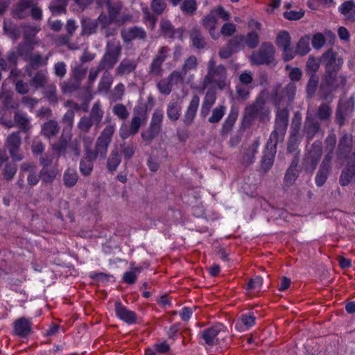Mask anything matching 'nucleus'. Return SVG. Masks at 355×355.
<instances>
[{"instance_id":"f257e3e1","label":"nucleus","mask_w":355,"mask_h":355,"mask_svg":"<svg viewBox=\"0 0 355 355\" xmlns=\"http://www.w3.org/2000/svg\"><path fill=\"white\" fill-rule=\"evenodd\" d=\"M209 85L220 89H225L227 85L226 68L222 64L217 66L213 58L207 62V73L200 84V91L204 92Z\"/></svg>"},{"instance_id":"f03ea898","label":"nucleus","mask_w":355,"mask_h":355,"mask_svg":"<svg viewBox=\"0 0 355 355\" xmlns=\"http://www.w3.org/2000/svg\"><path fill=\"white\" fill-rule=\"evenodd\" d=\"M147 121L146 110L144 107H135L133 116L129 125L123 123L119 128V136L123 139H126L131 136L137 135L141 125Z\"/></svg>"},{"instance_id":"7ed1b4c3","label":"nucleus","mask_w":355,"mask_h":355,"mask_svg":"<svg viewBox=\"0 0 355 355\" xmlns=\"http://www.w3.org/2000/svg\"><path fill=\"white\" fill-rule=\"evenodd\" d=\"M96 3L102 6L105 3L108 12V15L102 13L98 17V22H124L129 20L125 15V9H123L120 2H110L107 0H96Z\"/></svg>"},{"instance_id":"20e7f679","label":"nucleus","mask_w":355,"mask_h":355,"mask_svg":"<svg viewBox=\"0 0 355 355\" xmlns=\"http://www.w3.org/2000/svg\"><path fill=\"white\" fill-rule=\"evenodd\" d=\"M200 343L203 345L213 347L220 343L227 336L226 327L222 323L214 325L201 331L199 333Z\"/></svg>"},{"instance_id":"39448f33","label":"nucleus","mask_w":355,"mask_h":355,"mask_svg":"<svg viewBox=\"0 0 355 355\" xmlns=\"http://www.w3.org/2000/svg\"><path fill=\"white\" fill-rule=\"evenodd\" d=\"M122 47L120 42L113 40H109L105 46V51L99 62L101 68L106 71L112 69L121 55Z\"/></svg>"},{"instance_id":"423d86ee","label":"nucleus","mask_w":355,"mask_h":355,"mask_svg":"<svg viewBox=\"0 0 355 355\" xmlns=\"http://www.w3.org/2000/svg\"><path fill=\"white\" fill-rule=\"evenodd\" d=\"M275 49L273 44L268 42L261 44L259 49L252 52L250 60L254 65H269L275 62Z\"/></svg>"},{"instance_id":"0eeeda50","label":"nucleus","mask_w":355,"mask_h":355,"mask_svg":"<svg viewBox=\"0 0 355 355\" xmlns=\"http://www.w3.org/2000/svg\"><path fill=\"white\" fill-rule=\"evenodd\" d=\"M269 111L265 108V101L262 96H257L256 100L245 107L244 110V120L250 123L258 116L263 120L267 116Z\"/></svg>"},{"instance_id":"6e6552de","label":"nucleus","mask_w":355,"mask_h":355,"mask_svg":"<svg viewBox=\"0 0 355 355\" xmlns=\"http://www.w3.org/2000/svg\"><path fill=\"white\" fill-rule=\"evenodd\" d=\"M277 132H272L267 142L266 150L261 160V168L267 172L273 165L275 155L276 154V146L278 143Z\"/></svg>"},{"instance_id":"1a4fd4ad","label":"nucleus","mask_w":355,"mask_h":355,"mask_svg":"<svg viewBox=\"0 0 355 355\" xmlns=\"http://www.w3.org/2000/svg\"><path fill=\"white\" fill-rule=\"evenodd\" d=\"M322 152V142L315 141L304 159V165L306 171L313 172L320 159Z\"/></svg>"},{"instance_id":"9d476101","label":"nucleus","mask_w":355,"mask_h":355,"mask_svg":"<svg viewBox=\"0 0 355 355\" xmlns=\"http://www.w3.org/2000/svg\"><path fill=\"white\" fill-rule=\"evenodd\" d=\"M21 144L20 132H14L8 136L5 146L14 162H19L24 157L23 153L20 152Z\"/></svg>"},{"instance_id":"9b49d317","label":"nucleus","mask_w":355,"mask_h":355,"mask_svg":"<svg viewBox=\"0 0 355 355\" xmlns=\"http://www.w3.org/2000/svg\"><path fill=\"white\" fill-rule=\"evenodd\" d=\"M321 62L324 66L325 73L338 71L343 64V58L332 49H329L322 54Z\"/></svg>"},{"instance_id":"f8f14e48","label":"nucleus","mask_w":355,"mask_h":355,"mask_svg":"<svg viewBox=\"0 0 355 355\" xmlns=\"http://www.w3.org/2000/svg\"><path fill=\"white\" fill-rule=\"evenodd\" d=\"M65 107H69V110L62 116L61 123L63 125L62 132L72 135V129L73 127L75 112L80 109V105L72 101H67L64 103Z\"/></svg>"},{"instance_id":"ddd939ff","label":"nucleus","mask_w":355,"mask_h":355,"mask_svg":"<svg viewBox=\"0 0 355 355\" xmlns=\"http://www.w3.org/2000/svg\"><path fill=\"white\" fill-rule=\"evenodd\" d=\"M38 31L39 28L36 26L24 27V37L26 42L24 44L19 45L17 53L19 55L23 57L26 60L31 55L33 47L30 42L32 40V37L38 32Z\"/></svg>"},{"instance_id":"4468645a","label":"nucleus","mask_w":355,"mask_h":355,"mask_svg":"<svg viewBox=\"0 0 355 355\" xmlns=\"http://www.w3.org/2000/svg\"><path fill=\"white\" fill-rule=\"evenodd\" d=\"M240 51L245 47L249 49H255L259 44V35L257 31L248 32L246 35H237L233 37Z\"/></svg>"},{"instance_id":"2eb2a0df","label":"nucleus","mask_w":355,"mask_h":355,"mask_svg":"<svg viewBox=\"0 0 355 355\" xmlns=\"http://www.w3.org/2000/svg\"><path fill=\"white\" fill-rule=\"evenodd\" d=\"M26 73L31 78L29 83L35 89L43 88L48 82V72L46 69H40L36 72L34 70L26 69Z\"/></svg>"},{"instance_id":"dca6fc26","label":"nucleus","mask_w":355,"mask_h":355,"mask_svg":"<svg viewBox=\"0 0 355 355\" xmlns=\"http://www.w3.org/2000/svg\"><path fill=\"white\" fill-rule=\"evenodd\" d=\"M352 139L351 136L345 134L339 141L337 150L338 159L343 160L350 157L352 160H353L354 157L352 156L353 153H352ZM354 155H355V153H354Z\"/></svg>"},{"instance_id":"f3484780","label":"nucleus","mask_w":355,"mask_h":355,"mask_svg":"<svg viewBox=\"0 0 355 355\" xmlns=\"http://www.w3.org/2000/svg\"><path fill=\"white\" fill-rule=\"evenodd\" d=\"M114 311L116 316L128 324L137 322L139 318L136 313L127 309L119 301L114 303Z\"/></svg>"},{"instance_id":"a211bd4d","label":"nucleus","mask_w":355,"mask_h":355,"mask_svg":"<svg viewBox=\"0 0 355 355\" xmlns=\"http://www.w3.org/2000/svg\"><path fill=\"white\" fill-rule=\"evenodd\" d=\"M288 110L286 108L278 110L275 118V128L272 132H277V139L283 138L288 126Z\"/></svg>"},{"instance_id":"6ab92c4d","label":"nucleus","mask_w":355,"mask_h":355,"mask_svg":"<svg viewBox=\"0 0 355 355\" xmlns=\"http://www.w3.org/2000/svg\"><path fill=\"white\" fill-rule=\"evenodd\" d=\"M139 64L138 59L125 58L115 69L116 76H124L135 71Z\"/></svg>"},{"instance_id":"aec40b11","label":"nucleus","mask_w":355,"mask_h":355,"mask_svg":"<svg viewBox=\"0 0 355 355\" xmlns=\"http://www.w3.org/2000/svg\"><path fill=\"white\" fill-rule=\"evenodd\" d=\"M321 130L320 122L311 114H307L304 123L303 132L309 141Z\"/></svg>"},{"instance_id":"412c9836","label":"nucleus","mask_w":355,"mask_h":355,"mask_svg":"<svg viewBox=\"0 0 355 355\" xmlns=\"http://www.w3.org/2000/svg\"><path fill=\"white\" fill-rule=\"evenodd\" d=\"M337 72L338 71L325 73L323 78L322 80L324 82V84L327 85L331 90H336L338 87H344L347 83L346 77L342 74L337 75Z\"/></svg>"},{"instance_id":"4be33fe9","label":"nucleus","mask_w":355,"mask_h":355,"mask_svg":"<svg viewBox=\"0 0 355 355\" xmlns=\"http://www.w3.org/2000/svg\"><path fill=\"white\" fill-rule=\"evenodd\" d=\"M33 0H19L12 8V15L17 19H25L30 12Z\"/></svg>"},{"instance_id":"5701e85b","label":"nucleus","mask_w":355,"mask_h":355,"mask_svg":"<svg viewBox=\"0 0 355 355\" xmlns=\"http://www.w3.org/2000/svg\"><path fill=\"white\" fill-rule=\"evenodd\" d=\"M205 28L209 30L210 35L214 39H217L220 35L227 37L232 35L236 32V26L234 24H223V26L220 27V31L217 33H214V31L216 28V24H205Z\"/></svg>"},{"instance_id":"b1692460","label":"nucleus","mask_w":355,"mask_h":355,"mask_svg":"<svg viewBox=\"0 0 355 355\" xmlns=\"http://www.w3.org/2000/svg\"><path fill=\"white\" fill-rule=\"evenodd\" d=\"M121 37L127 42L137 39L144 40L146 37V33L141 27L132 26L123 29L121 31Z\"/></svg>"},{"instance_id":"393cba45","label":"nucleus","mask_w":355,"mask_h":355,"mask_svg":"<svg viewBox=\"0 0 355 355\" xmlns=\"http://www.w3.org/2000/svg\"><path fill=\"white\" fill-rule=\"evenodd\" d=\"M207 89L200 109V115L203 118H205L209 114L211 107L216 100V92L213 87H208Z\"/></svg>"},{"instance_id":"a878e982","label":"nucleus","mask_w":355,"mask_h":355,"mask_svg":"<svg viewBox=\"0 0 355 355\" xmlns=\"http://www.w3.org/2000/svg\"><path fill=\"white\" fill-rule=\"evenodd\" d=\"M72 138V135L61 133L58 141L51 145L52 149L58 156H64L68 149L69 142Z\"/></svg>"},{"instance_id":"bb28decb","label":"nucleus","mask_w":355,"mask_h":355,"mask_svg":"<svg viewBox=\"0 0 355 355\" xmlns=\"http://www.w3.org/2000/svg\"><path fill=\"white\" fill-rule=\"evenodd\" d=\"M200 98L195 95L192 97L183 116V121L187 125H191L196 117L199 106Z\"/></svg>"},{"instance_id":"cd10ccee","label":"nucleus","mask_w":355,"mask_h":355,"mask_svg":"<svg viewBox=\"0 0 355 355\" xmlns=\"http://www.w3.org/2000/svg\"><path fill=\"white\" fill-rule=\"evenodd\" d=\"M354 159L347 163V167L340 175L339 182L341 186L345 187L355 180V155H352Z\"/></svg>"},{"instance_id":"c85d7f7f","label":"nucleus","mask_w":355,"mask_h":355,"mask_svg":"<svg viewBox=\"0 0 355 355\" xmlns=\"http://www.w3.org/2000/svg\"><path fill=\"white\" fill-rule=\"evenodd\" d=\"M60 131V126L57 121L51 119L44 123L41 126V135L46 139L50 140L56 137Z\"/></svg>"},{"instance_id":"c756f323","label":"nucleus","mask_w":355,"mask_h":355,"mask_svg":"<svg viewBox=\"0 0 355 355\" xmlns=\"http://www.w3.org/2000/svg\"><path fill=\"white\" fill-rule=\"evenodd\" d=\"M32 323L30 320L21 318L14 323L15 334L21 338L26 337L31 331Z\"/></svg>"},{"instance_id":"7c9ffc66","label":"nucleus","mask_w":355,"mask_h":355,"mask_svg":"<svg viewBox=\"0 0 355 355\" xmlns=\"http://www.w3.org/2000/svg\"><path fill=\"white\" fill-rule=\"evenodd\" d=\"M229 19V13L220 6L211 9L209 14L206 17L207 22H216L218 20L228 21Z\"/></svg>"},{"instance_id":"2f4dec72","label":"nucleus","mask_w":355,"mask_h":355,"mask_svg":"<svg viewBox=\"0 0 355 355\" xmlns=\"http://www.w3.org/2000/svg\"><path fill=\"white\" fill-rule=\"evenodd\" d=\"M110 144L105 140L98 138L95 144V148L94 150H87V153H89L93 157H101L104 159L106 157L108 146Z\"/></svg>"},{"instance_id":"473e14b6","label":"nucleus","mask_w":355,"mask_h":355,"mask_svg":"<svg viewBox=\"0 0 355 355\" xmlns=\"http://www.w3.org/2000/svg\"><path fill=\"white\" fill-rule=\"evenodd\" d=\"M96 158L93 157L89 153L85 154V156L81 159L79 164V169L81 174L84 176H89L91 175L93 167L94 161Z\"/></svg>"},{"instance_id":"72a5a7b5","label":"nucleus","mask_w":355,"mask_h":355,"mask_svg":"<svg viewBox=\"0 0 355 355\" xmlns=\"http://www.w3.org/2000/svg\"><path fill=\"white\" fill-rule=\"evenodd\" d=\"M255 324V317L252 313L243 314L238 319L236 328L240 331L250 329Z\"/></svg>"},{"instance_id":"f704fd0d","label":"nucleus","mask_w":355,"mask_h":355,"mask_svg":"<svg viewBox=\"0 0 355 355\" xmlns=\"http://www.w3.org/2000/svg\"><path fill=\"white\" fill-rule=\"evenodd\" d=\"M240 49L234 39L232 37L226 46L222 47L218 52V55L222 59H227L232 56L233 53L239 51Z\"/></svg>"},{"instance_id":"c9c22d12","label":"nucleus","mask_w":355,"mask_h":355,"mask_svg":"<svg viewBox=\"0 0 355 355\" xmlns=\"http://www.w3.org/2000/svg\"><path fill=\"white\" fill-rule=\"evenodd\" d=\"M14 121L21 131L26 132L31 129L30 118L24 113L16 112L14 115Z\"/></svg>"},{"instance_id":"e433bc0d","label":"nucleus","mask_w":355,"mask_h":355,"mask_svg":"<svg viewBox=\"0 0 355 355\" xmlns=\"http://www.w3.org/2000/svg\"><path fill=\"white\" fill-rule=\"evenodd\" d=\"M113 83L112 75L105 70L103 73L98 85V91L100 93L108 94Z\"/></svg>"},{"instance_id":"4c0bfd02","label":"nucleus","mask_w":355,"mask_h":355,"mask_svg":"<svg viewBox=\"0 0 355 355\" xmlns=\"http://www.w3.org/2000/svg\"><path fill=\"white\" fill-rule=\"evenodd\" d=\"M48 59L49 57L44 58L39 53L31 54L27 60L29 61V63L26 66L25 70H34L36 67L46 65L47 64Z\"/></svg>"},{"instance_id":"58836bf2","label":"nucleus","mask_w":355,"mask_h":355,"mask_svg":"<svg viewBox=\"0 0 355 355\" xmlns=\"http://www.w3.org/2000/svg\"><path fill=\"white\" fill-rule=\"evenodd\" d=\"M103 114L104 112L101 108V103L97 101L93 105L89 114L87 115V116L91 119L96 123V126H98L103 119Z\"/></svg>"},{"instance_id":"ea45409f","label":"nucleus","mask_w":355,"mask_h":355,"mask_svg":"<svg viewBox=\"0 0 355 355\" xmlns=\"http://www.w3.org/2000/svg\"><path fill=\"white\" fill-rule=\"evenodd\" d=\"M338 10L347 19H353L355 17V3L353 1H344L338 7Z\"/></svg>"},{"instance_id":"a19ab883","label":"nucleus","mask_w":355,"mask_h":355,"mask_svg":"<svg viewBox=\"0 0 355 355\" xmlns=\"http://www.w3.org/2000/svg\"><path fill=\"white\" fill-rule=\"evenodd\" d=\"M79 176L74 168H67L63 174V182L67 187L71 188L76 185Z\"/></svg>"},{"instance_id":"79ce46f5","label":"nucleus","mask_w":355,"mask_h":355,"mask_svg":"<svg viewBox=\"0 0 355 355\" xmlns=\"http://www.w3.org/2000/svg\"><path fill=\"white\" fill-rule=\"evenodd\" d=\"M121 162V155L117 149L113 150L107 161V168L110 173L114 172Z\"/></svg>"},{"instance_id":"37998d69","label":"nucleus","mask_w":355,"mask_h":355,"mask_svg":"<svg viewBox=\"0 0 355 355\" xmlns=\"http://www.w3.org/2000/svg\"><path fill=\"white\" fill-rule=\"evenodd\" d=\"M182 107L178 102H171L167 105V117L172 121H176L180 116Z\"/></svg>"},{"instance_id":"c03bdc74","label":"nucleus","mask_w":355,"mask_h":355,"mask_svg":"<svg viewBox=\"0 0 355 355\" xmlns=\"http://www.w3.org/2000/svg\"><path fill=\"white\" fill-rule=\"evenodd\" d=\"M125 92V87L123 83H119L114 86L113 89L109 92L108 98L112 101H119L122 100Z\"/></svg>"},{"instance_id":"a18cd8bd","label":"nucleus","mask_w":355,"mask_h":355,"mask_svg":"<svg viewBox=\"0 0 355 355\" xmlns=\"http://www.w3.org/2000/svg\"><path fill=\"white\" fill-rule=\"evenodd\" d=\"M17 170V164L14 162L6 163L5 166L1 168V174L3 179L6 181H11L14 178Z\"/></svg>"},{"instance_id":"49530a36","label":"nucleus","mask_w":355,"mask_h":355,"mask_svg":"<svg viewBox=\"0 0 355 355\" xmlns=\"http://www.w3.org/2000/svg\"><path fill=\"white\" fill-rule=\"evenodd\" d=\"M259 145V140L258 139H256L247 149V151L243 157V162L246 164H250L253 162L254 157L255 155L257 153Z\"/></svg>"},{"instance_id":"de8ad7c7","label":"nucleus","mask_w":355,"mask_h":355,"mask_svg":"<svg viewBox=\"0 0 355 355\" xmlns=\"http://www.w3.org/2000/svg\"><path fill=\"white\" fill-rule=\"evenodd\" d=\"M318 83H319L318 76L316 74H311L308 80L306 87V92L307 98H311L315 96V92H316L318 86Z\"/></svg>"},{"instance_id":"09e8293b","label":"nucleus","mask_w":355,"mask_h":355,"mask_svg":"<svg viewBox=\"0 0 355 355\" xmlns=\"http://www.w3.org/2000/svg\"><path fill=\"white\" fill-rule=\"evenodd\" d=\"M40 178L42 182L45 184H51L58 174V171L54 168H42L40 171Z\"/></svg>"},{"instance_id":"8fccbe9b","label":"nucleus","mask_w":355,"mask_h":355,"mask_svg":"<svg viewBox=\"0 0 355 355\" xmlns=\"http://www.w3.org/2000/svg\"><path fill=\"white\" fill-rule=\"evenodd\" d=\"M296 166H297V162L293 161L292 162L291 166L286 171L284 181V184L288 187L293 185L294 184L296 178H297Z\"/></svg>"},{"instance_id":"3c124183","label":"nucleus","mask_w":355,"mask_h":355,"mask_svg":"<svg viewBox=\"0 0 355 355\" xmlns=\"http://www.w3.org/2000/svg\"><path fill=\"white\" fill-rule=\"evenodd\" d=\"M310 37L308 35L302 37L296 45V51L298 55L304 56L311 50L309 46Z\"/></svg>"},{"instance_id":"603ef678","label":"nucleus","mask_w":355,"mask_h":355,"mask_svg":"<svg viewBox=\"0 0 355 355\" xmlns=\"http://www.w3.org/2000/svg\"><path fill=\"white\" fill-rule=\"evenodd\" d=\"M161 130V129L149 124L148 128L141 132V136L143 140L150 143L159 135Z\"/></svg>"},{"instance_id":"864d4df0","label":"nucleus","mask_w":355,"mask_h":355,"mask_svg":"<svg viewBox=\"0 0 355 355\" xmlns=\"http://www.w3.org/2000/svg\"><path fill=\"white\" fill-rule=\"evenodd\" d=\"M162 64L156 61L153 58L150 64L148 67V73L152 77H160L163 75L164 69L162 68Z\"/></svg>"},{"instance_id":"5fc2aeb1","label":"nucleus","mask_w":355,"mask_h":355,"mask_svg":"<svg viewBox=\"0 0 355 355\" xmlns=\"http://www.w3.org/2000/svg\"><path fill=\"white\" fill-rule=\"evenodd\" d=\"M330 170L331 168L320 165L315 176V184L318 187H322L324 184L329 175Z\"/></svg>"},{"instance_id":"6e6d98bb","label":"nucleus","mask_w":355,"mask_h":355,"mask_svg":"<svg viewBox=\"0 0 355 355\" xmlns=\"http://www.w3.org/2000/svg\"><path fill=\"white\" fill-rule=\"evenodd\" d=\"M94 125H96V123L91 119L88 118L87 115H84L80 119L77 128L80 130V134H86L89 132Z\"/></svg>"},{"instance_id":"4d7b16f0","label":"nucleus","mask_w":355,"mask_h":355,"mask_svg":"<svg viewBox=\"0 0 355 355\" xmlns=\"http://www.w3.org/2000/svg\"><path fill=\"white\" fill-rule=\"evenodd\" d=\"M296 92V87L293 83L288 84L282 91V97L278 99V102L280 103L282 101H291Z\"/></svg>"},{"instance_id":"13d9d810","label":"nucleus","mask_w":355,"mask_h":355,"mask_svg":"<svg viewBox=\"0 0 355 355\" xmlns=\"http://www.w3.org/2000/svg\"><path fill=\"white\" fill-rule=\"evenodd\" d=\"M112 112L119 119L122 121L126 120L130 115L127 107L122 103L115 104L112 107Z\"/></svg>"},{"instance_id":"bf43d9fd","label":"nucleus","mask_w":355,"mask_h":355,"mask_svg":"<svg viewBox=\"0 0 355 355\" xmlns=\"http://www.w3.org/2000/svg\"><path fill=\"white\" fill-rule=\"evenodd\" d=\"M198 67V61L195 55L189 56L182 64L181 71L186 76L190 71H195Z\"/></svg>"},{"instance_id":"052dcab7","label":"nucleus","mask_w":355,"mask_h":355,"mask_svg":"<svg viewBox=\"0 0 355 355\" xmlns=\"http://www.w3.org/2000/svg\"><path fill=\"white\" fill-rule=\"evenodd\" d=\"M300 135H291L287 144V150L291 153L298 155V146L300 143Z\"/></svg>"},{"instance_id":"680f3d73","label":"nucleus","mask_w":355,"mask_h":355,"mask_svg":"<svg viewBox=\"0 0 355 355\" xmlns=\"http://www.w3.org/2000/svg\"><path fill=\"white\" fill-rule=\"evenodd\" d=\"M121 151L125 159H130L135 153L136 146L132 142H123L121 144Z\"/></svg>"},{"instance_id":"e2e57ef3","label":"nucleus","mask_w":355,"mask_h":355,"mask_svg":"<svg viewBox=\"0 0 355 355\" xmlns=\"http://www.w3.org/2000/svg\"><path fill=\"white\" fill-rule=\"evenodd\" d=\"M276 44L280 49L291 45V38L289 33L286 31L279 32L277 37Z\"/></svg>"},{"instance_id":"0e129e2a","label":"nucleus","mask_w":355,"mask_h":355,"mask_svg":"<svg viewBox=\"0 0 355 355\" xmlns=\"http://www.w3.org/2000/svg\"><path fill=\"white\" fill-rule=\"evenodd\" d=\"M355 105V98L351 96L345 101H340L339 102L338 108L342 110L343 112L349 115L353 111Z\"/></svg>"},{"instance_id":"69168bd1","label":"nucleus","mask_w":355,"mask_h":355,"mask_svg":"<svg viewBox=\"0 0 355 355\" xmlns=\"http://www.w3.org/2000/svg\"><path fill=\"white\" fill-rule=\"evenodd\" d=\"M226 107L224 105H219L215 107L211 113V116L209 118L208 121L211 123H216L219 122L225 113Z\"/></svg>"},{"instance_id":"338daca9","label":"nucleus","mask_w":355,"mask_h":355,"mask_svg":"<svg viewBox=\"0 0 355 355\" xmlns=\"http://www.w3.org/2000/svg\"><path fill=\"white\" fill-rule=\"evenodd\" d=\"M180 8L183 13L193 15L197 10L196 0H184Z\"/></svg>"},{"instance_id":"774afa93","label":"nucleus","mask_w":355,"mask_h":355,"mask_svg":"<svg viewBox=\"0 0 355 355\" xmlns=\"http://www.w3.org/2000/svg\"><path fill=\"white\" fill-rule=\"evenodd\" d=\"M184 77L185 75L182 71L175 70L168 76L167 78L173 86L178 85L179 84H184Z\"/></svg>"}]
</instances>
